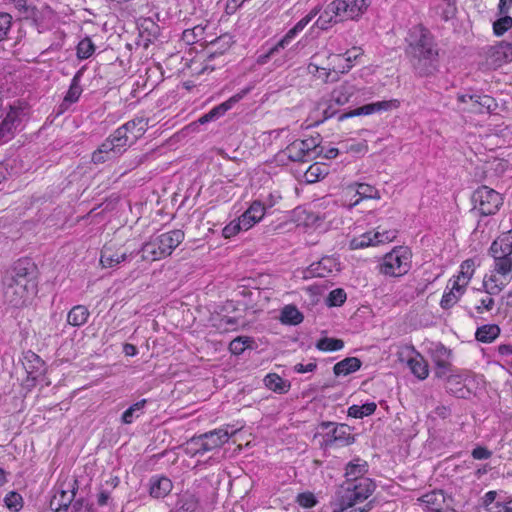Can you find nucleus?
<instances>
[{
    "label": "nucleus",
    "instance_id": "1",
    "mask_svg": "<svg viewBox=\"0 0 512 512\" xmlns=\"http://www.w3.org/2000/svg\"><path fill=\"white\" fill-rule=\"evenodd\" d=\"M406 55L419 76L432 75L437 70L438 49L430 31L421 25L410 29L406 38Z\"/></svg>",
    "mask_w": 512,
    "mask_h": 512
},
{
    "label": "nucleus",
    "instance_id": "2",
    "mask_svg": "<svg viewBox=\"0 0 512 512\" xmlns=\"http://www.w3.org/2000/svg\"><path fill=\"white\" fill-rule=\"evenodd\" d=\"M371 0H334L329 3L315 22L321 30L348 20L357 21L369 8Z\"/></svg>",
    "mask_w": 512,
    "mask_h": 512
},
{
    "label": "nucleus",
    "instance_id": "3",
    "mask_svg": "<svg viewBox=\"0 0 512 512\" xmlns=\"http://www.w3.org/2000/svg\"><path fill=\"white\" fill-rule=\"evenodd\" d=\"M183 240L184 232L179 229L152 236L141 248L142 260L156 261L170 256Z\"/></svg>",
    "mask_w": 512,
    "mask_h": 512
},
{
    "label": "nucleus",
    "instance_id": "4",
    "mask_svg": "<svg viewBox=\"0 0 512 512\" xmlns=\"http://www.w3.org/2000/svg\"><path fill=\"white\" fill-rule=\"evenodd\" d=\"M35 294L36 283L28 278L27 273L17 272L16 275L6 277L3 296L10 305L20 307Z\"/></svg>",
    "mask_w": 512,
    "mask_h": 512
},
{
    "label": "nucleus",
    "instance_id": "5",
    "mask_svg": "<svg viewBox=\"0 0 512 512\" xmlns=\"http://www.w3.org/2000/svg\"><path fill=\"white\" fill-rule=\"evenodd\" d=\"M472 211L478 212L480 216L494 215L503 204L502 196L492 188L481 186L472 194Z\"/></svg>",
    "mask_w": 512,
    "mask_h": 512
},
{
    "label": "nucleus",
    "instance_id": "6",
    "mask_svg": "<svg viewBox=\"0 0 512 512\" xmlns=\"http://www.w3.org/2000/svg\"><path fill=\"white\" fill-rule=\"evenodd\" d=\"M410 253L407 249L399 247L387 253L379 265V272L386 276L400 277L410 269Z\"/></svg>",
    "mask_w": 512,
    "mask_h": 512
},
{
    "label": "nucleus",
    "instance_id": "7",
    "mask_svg": "<svg viewBox=\"0 0 512 512\" xmlns=\"http://www.w3.org/2000/svg\"><path fill=\"white\" fill-rule=\"evenodd\" d=\"M372 479H359L356 482H345L336 492L340 496L342 505H349L351 501L361 503L375 490Z\"/></svg>",
    "mask_w": 512,
    "mask_h": 512
},
{
    "label": "nucleus",
    "instance_id": "8",
    "mask_svg": "<svg viewBox=\"0 0 512 512\" xmlns=\"http://www.w3.org/2000/svg\"><path fill=\"white\" fill-rule=\"evenodd\" d=\"M400 361H406L411 372L420 380H424L429 375L428 364L424 357L416 351L413 345H404L398 351Z\"/></svg>",
    "mask_w": 512,
    "mask_h": 512
},
{
    "label": "nucleus",
    "instance_id": "9",
    "mask_svg": "<svg viewBox=\"0 0 512 512\" xmlns=\"http://www.w3.org/2000/svg\"><path fill=\"white\" fill-rule=\"evenodd\" d=\"M485 63L488 68L497 69L512 61V41H500L483 49Z\"/></svg>",
    "mask_w": 512,
    "mask_h": 512
},
{
    "label": "nucleus",
    "instance_id": "10",
    "mask_svg": "<svg viewBox=\"0 0 512 512\" xmlns=\"http://www.w3.org/2000/svg\"><path fill=\"white\" fill-rule=\"evenodd\" d=\"M355 92L356 87L349 82H343L339 86L335 87L330 93L329 104L323 110L324 119L331 118L336 114L337 109L334 108L333 105H345L350 101L351 97L354 95Z\"/></svg>",
    "mask_w": 512,
    "mask_h": 512
},
{
    "label": "nucleus",
    "instance_id": "11",
    "mask_svg": "<svg viewBox=\"0 0 512 512\" xmlns=\"http://www.w3.org/2000/svg\"><path fill=\"white\" fill-rule=\"evenodd\" d=\"M488 254L493 258L492 269L499 274L512 278V251L504 249V246L493 241Z\"/></svg>",
    "mask_w": 512,
    "mask_h": 512
},
{
    "label": "nucleus",
    "instance_id": "12",
    "mask_svg": "<svg viewBox=\"0 0 512 512\" xmlns=\"http://www.w3.org/2000/svg\"><path fill=\"white\" fill-rule=\"evenodd\" d=\"M397 230H384V231H376L374 233L367 232L359 237H355L350 241V248L361 249L368 246H375L378 244L390 242L396 238Z\"/></svg>",
    "mask_w": 512,
    "mask_h": 512
},
{
    "label": "nucleus",
    "instance_id": "13",
    "mask_svg": "<svg viewBox=\"0 0 512 512\" xmlns=\"http://www.w3.org/2000/svg\"><path fill=\"white\" fill-rule=\"evenodd\" d=\"M78 489L77 479L61 484V490L50 501V507L54 512H67Z\"/></svg>",
    "mask_w": 512,
    "mask_h": 512
},
{
    "label": "nucleus",
    "instance_id": "14",
    "mask_svg": "<svg viewBox=\"0 0 512 512\" xmlns=\"http://www.w3.org/2000/svg\"><path fill=\"white\" fill-rule=\"evenodd\" d=\"M321 426L324 429L332 427V429L327 431L325 434V444L327 446H332L334 444L344 446L349 445L354 441V437L350 433V427L346 424L334 425L330 422H323Z\"/></svg>",
    "mask_w": 512,
    "mask_h": 512
},
{
    "label": "nucleus",
    "instance_id": "15",
    "mask_svg": "<svg viewBox=\"0 0 512 512\" xmlns=\"http://www.w3.org/2000/svg\"><path fill=\"white\" fill-rule=\"evenodd\" d=\"M146 125L143 118H135L117 128L115 132L120 139H125V143L129 147L145 133Z\"/></svg>",
    "mask_w": 512,
    "mask_h": 512
},
{
    "label": "nucleus",
    "instance_id": "16",
    "mask_svg": "<svg viewBox=\"0 0 512 512\" xmlns=\"http://www.w3.org/2000/svg\"><path fill=\"white\" fill-rule=\"evenodd\" d=\"M399 106L398 100H388V101H378L374 103H369L366 105H363L361 107H358L354 110H351L347 113H344L340 115L339 120H344L346 118H351L355 116H361V115H370L376 112L381 111H388L394 108H397Z\"/></svg>",
    "mask_w": 512,
    "mask_h": 512
},
{
    "label": "nucleus",
    "instance_id": "17",
    "mask_svg": "<svg viewBox=\"0 0 512 512\" xmlns=\"http://www.w3.org/2000/svg\"><path fill=\"white\" fill-rule=\"evenodd\" d=\"M511 279L512 278L499 274L492 269L490 273L486 274L483 278V290L490 296L499 295L510 283Z\"/></svg>",
    "mask_w": 512,
    "mask_h": 512
},
{
    "label": "nucleus",
    "instance_id": "18",
    "mask_svg": "<svg viewBox=\"0 0 512 512\" xmlns=\"http://www.w3.org/2000/svg\"><path fill=\"white\" fill-rule=\"evenodd\" d=\"M266 213V206L260 200H255L249 208L238 219L242 223V227L247 231L255 224L259 223Z\"/></svg>",
    "mask_w": 512,
    "mask_h": 512
},
{
    "label": "nucleus",
    "instance_id": "19",
    "mask_svg": "<svg viewBox=\"0 0 512 512\" xmlns=\"http://www.w3.org/2000/svg\"><path fill=\"white\" fill-rule=\"evenodd\" d=\"M318 58V54H315L311 57V62L307 66L308 73L313 76L319 74L318 77L321 78L324 83L337 81L338 73H340L339 70L335 69L334 65H332V67H330V65L320 66L318 63Z\"/></svg>",
    "mask_w": 512,
    "mask_h": 512
},
{
    "label": "nucleus",
    "instance_id": "20",
    "mask_svg": "<svg viewBox=\"0 0 512 512\" xmlns=\"http://www.w3.org/2000/svg\"><path fill=\"white\" fill-rule=\"evenodd\" d=\"M23 367L31 380H38L46 371L44 361L32 351L24 354Z\"/></svg>",
    "mask_w": 512,
    "mask_h": 512
},
{
    "label": "nucleus",
    "instance_id": "21",
    "mask_svg": "<svg viewBox=\"0 0 512 512\" xmlns=\"http://www.w3.org/2000/svg\"><path fill=\"white\" fill-rule=\"evenodd\" d=\"M134 253L127 254L126 252H119L112 247L104 246L101 250L100 263L104 268H113L120 263L133 258Z\"/></svg>",
    "mask_w": 512,
    "mask_h": 512
},
{
    "label": "nucleus",
    "instance_id": "22",
    "mask_svg": "<svg viewBox=\"0 0 512 512\" xmlns=\"http://www.w3.org/2000/svg\"><path fill=\"white\" fill-rule=\"evenodd\" d=\"M340 270L339 263L333 257H323L316 263L310 265L309 272L314 277H328Z\"/></svg>",
    "mask_w": 512,
    "mask_h": 512
},
{
    "label": "nucleus",
    "instance_id": "23",
    "mask_svg": "<svg viewBox=\"0 0 512 512\" xmlns=\"http://www.w3.org/2000/svg\"><path fill=\"white\" fill-rule=\"evenodd\" d=\"M469 100L470 106L467 110L471 113H490L497 107L494 98L489 95L473 94V96H469Z\"/></svg>",
    "mask_w": 512,
    "mask_h": 512
},
{
    "label": "nucleus",
    "instance_id": "24",
    "mask_svg": "<svg viewBox=\"0 0 512 512\" xmlns=\"http://www.w3.org/2000/svg\"><path fill=\"white\" fill-rule=\"evenodd\" d=\"M172 489L173 483L168 477L155 475L149 480V494L153 498H164Z\"/></svg>",
    "mask_w": 512,
    "mask_h": 512
},
{
    "label": "nucleus",
    "instance_id": "25",
    "mask_svg": "<svg viewBox=\"0 0 512 512\" xmlns=\"http://www.w3.org/2000/svg\"><path fill=\"white\" fill-rule=\"evenodd\" d=\"M127 147L125 139H120L119 135L114 131L98 148L116 159L126 151Z\"/></svg>",
    "mask_w": 512,
    "mask_h": 512
},
{
    "label": "nucleus",
    "instance_id": "26",
    "mask_svg": "<svg viewBox=\"0 0 512 512\" xmlns=\"http://www.w3.org/2000/svg\"><path fill=\"white\" fill-rule=\"evenodd\" d=\"M367 472V462L361 459H355L349 462L346 466V482H356L359 481V479H369L368 477H365Z\"/></svg>",
    "mask_w": 512,
    "mask_h": 512
},
{
    "label": "nucleus",
    "instance_id": "27",
    "mask_svg": "<svg viewBox=\"0 0 512 512\" xmlns=\"http://www.w3.org/2000/svg\"><path fill=\"white\" fill-rule=\"evenodd\" d=\"M81 77H82V70H79L73 76L70 87L63 99V103L61 106H64L65 108H67L69 105L78 101V99L81 96L82 91H83V89L80 85Z\"/></svg>",
    "mask_w": 512,
    "mask_h": 512
},
{
    "label": "nucleus",
    "instance_id": "28",
    "mask_svg": "<svg viewBox=\"0 0 512 512\" xmlns=\"http://www.w3.org/2000/svg\"><path fill=\"white\" fill-rule=\"evenodd\" d=\"M286 156L293 162L309 161L300 140L291 142L284 150L279 153V157Z\"/></svg>",
    "mask_w": 512,
    "mask_h": 512
},
{
    "label": "nucleus",
    "instance_id": "29",
    "mask_svg": "<svg viewBox=\"0 0 512 512\" xmlns=\"http://www.w3.org/2000/svg\"><path fill=\"white\" fill-rule=\"evenodd\" d=\"M15 112L4 113L0 109V141H6L12 136L15 129Z\"/></svg>",
    "mask_w": 512,
    "mask_h": 512
},
{
    "label": "nucleus",
    "instance_id": "30",
    "mask_svg": "<svg viewBox=\"0 0 512 512\" xmlns=\"http://www.w3.org/2000/svg\"><path fill=\"white\" fill-rule=\"evenodd\" d=\"M464 285H460L459 281H454L451 289L445 292L440 301V305L443 309H449L454 306L460 297L464 294Z\"/></svg>",
    "mask_w": 512,
    "mask_h": 512
},
{
    "label": "nucleus",
    "instance_id": "31",
    "mask_svg": "<svg viewBox=\"0 0 512 512\" xmlns=\"http://www.w3.org/2000/svg\"><path fill=\"white\" fill-rule=\"evenodd\" d=\"M265 386L271 391L279 394H285L289 391L291 384L290 382L282 379L276 373H269L264 377Z\"/></svg>",
    "mask_w": 512,
    "mask_h": 512
},
{
    "label": "nucleus",
    "instance_id": "32",
    "mask_svg": "<svg viewBox=\"0 0 512 512\" xmlns=\"http://www.w3.org/2000/svg\"><path fill=\"white\" fill-rule=\"evenodd\" d=\"M421 501L426 505L427 509L432 512H441L445 503V496L441 490H434L424 494Z\"/></svg>",
    "mask_w": 512,
    "mask_h": 512
},
{
    "label": "nucleus",
    "instance_id": "33",
    "mask_svg": "<svg viewBox=\"0 0 512 512\" xmlns=\"http://www.w3.org/2000/svg\"><path fill=\"white\" fill-rule=\"evenodd\" d=\"M361 360L357 357H347L340 362L336 363L333 367V372L336 376L348 375L360 369Z\"/></svg>",
    "mask_w": 512,
    "mask_h": 512
},
{
    "label": "nucleus",
    "instance_id": "34",
    "mask_svg": "<svg viewBox=\"0 0 512 512\" xmlns=\"http://www.w3.org/2000/svg\"><path fill=\"white\" fill-rule=\"evenodd\" d=\"M89 315V310L84 305H76L69 311L67 323L74 327H80L87 322Z\"/></svg>",
    "mask_w": 512,
    "mask_h": 512
},
{
    "label": "nucleus",
    "instance_id": "35",
    "mask_svg": "<svg viewBox=\"0 0 512 512\" xmlns=\"http://www.w3.org/2000/svg\"><path fill=\"white\" fill-rule=\"evenodd\" d=\"M500 334V328L496 324H487L477 328L475 332L476 340L483 343H491Z\"/></svg>",
    "mask_w": 512,
    "mask_h": 512
},
{
    "label": "nucleus",
    "instance_id": "36",
    "mask_svg": "<svg viewBox=\"0 0 512 512\" xmlns=\"http://www.w3.org/2000/svg\"><path fill=\"white\" fill-rule=\"evenodd\" d=\"M363 55V51L360 47H353L350 50H347L343 56L344 65H334L335 69H338L340 73H347L352 67L353 63L357 61Z\"/></svg>",
    "mask_w": 512,
    "mask_h": 512
},
{
    "label": "nucleus",
    "instance_id": "37",
    "mask_svg": "<svg viewBox=\"0 0 512 512\" xmlns=\"http://www.w3.org/2000/svg\"><path fill=\"white\" fill-rule=\"evenodd\" d=\"M197 509V499L194 495L186 492L179 496L174 512H197Z\"/></svg>",
    "mask_w": 512,
    "mask_h": 512
},
{
    "label": "nucleus",
    "instance_id": "38",
    "mask_svg": "<svg viewBox=\"0 0 512 512\" xmlns=\"http://www.w3.org/2000/svg\"><path fill=\"white\" fill-rule=\"evenodd\" d=\"M147 403L146 399H142L133 405H131L122 414V422L124 424H131L135 419L139 418L143 414L144 407Z\"/></svg>",
    "mask_w": 512,
    "mask_h": 512
},
{
    "label": "nucleus",
    "instance_id": "39",
    "mask_svg": "<svg viewBox=\"0 0 512 512\" xmlns=\"http://www.w3.org/2000/svg\"><path fill=\"white\" fill-rule=\"evenodd\" d=\"M300 142L309 160L314 159L317 155L322 153L319 135L300 140Z\"/></svg>",
    "mask_w": 512,
    "mask_h": 512
},
{
    "label": "nucleus",
    "instance_id": "40",
    "mask_svg": "<svg viewBox=\"0 0 512 512\" xmlns=\"http://www.w3.org/2000/svg\"><path fill=\"white\" fill-rule=\"evenodd\" d=\"M203 437L202 435L192 437L186 443L183 444L182 448L185 454L194 457L197 455H203L204 452Z\"/></svg>",
    "mask_w": 512,
    "mask_h": 512
},
{
    "label": "nucleus",
    "instance_id": "41",
    "mask_svg": "<svg viewBox=\"0 0 512 512\" xmlns=\"http://www.w3.org/2000/svg\"><path fill=\"white\" fill-rule=\"evenodd\" d=\"M452 352L442 343H437L431 349L432 361L435 365L451 362Z\"/></svg>",
    "mask_w": 512,
    "mask_h": 512
},
{
    "label": "nucleus",
    "instance_id": "42",
    "mask_svg": "<svg viewBox=\"0 0 512 512\" xmlns=\"http://www.w3.org/2000/svg\"><path fill=\"white\" fill-rule=\"evenodd\" d=\"M281 320L285 324L297 325L303 321V315L296 307L287 305L282 310Z\"/></svg>",
    "mask_w": 512,
    "mask_h": 512
},
{
    "label": "nucleus",
    "instance_id": "43",
    "mask_svg": "<svg viewBox=\"0 0 512 512\" xmlns=\"http://www.w3.org/2000/svg\"><path fill=\"white\" fill-rule=\"evenodd\" d=\"M377 406L374 402L365 403L361 406L352 405L348 408V416L353 418H363L373 414Z\"/></svg>",
    "mask_w": 512,
    "mask_h": 512
},
{
    "label": "nucleus",
    "instance_id": "44",
    "mask_svg": "<svg viewBox=\"0 0 512 512\" xmlns=\"http://www.w3.org/2000/svg\"><path fill=\"white\" fill-rule=\"evenodd\" d=\"M355 501H351L349 505H342L340 496L335 495L333 505V512H367L371 509L370 503L366 504L363 508H356Z\"/></svg>",
    "mask_w": 512,
    "mask_h": 512
},
{
    "label": "nucleus",
    "instance_id": "45",
    "mask_svg": "<svg viewBox=\"0 0 512 512\" xmlns=\"http://www.w3.org/2000/svg\"><path fill=\"white\" fill-rule=\"evenodd\" d=\"M203 437V444L204 446V452H209L214 449H218L222 446V437L220 435V431H211L209 433L202 434Z\"/></svg>",
    "mask_w": 512,
    "mask_h": 512
},
{
    "label": "nucleus",
    "instance_id": "46",
    "mask_svg": "<svg viewBox=\"0 0 512 512\" xmlns=\"http://www.w3.org/2000/svg\"><path fill=\"white\" fill-rule=\"evenodd\" d=\"M252 343V338L248 336H239L230 341L229 350L232 354L239 355L243 353L246 348L251 347Z\"/></svg>",
    "mask_w": 512,
    "mask_h": 512
},
{
    "label": "nucleus",
    "instance_id": "47",
    "mask_svg": "<svg viewBox=\"0 0 512 512\" xmlns=\"http://www.w3.org/2000/svg\"><path fill=\"white\" fill-rule=\"evenodd\" d=\"M5 506L13 512H18L23 508V497L16 491H10L4 497Z\"/></svg>",
    "mask_w": 512,
    "mask_h": 512
},
{
    "label": "nucleus",
    "instance_id": "48",
    "mask_svg": "<svg viewBox=\"0 0 512 512\" xmlns=\"http://www.w3.org/2000/svg\"><path fill=\"white\" fill-rule=\"evenodd\" d=\"M473 273L474 262L472 260H466L461 264V271L455 281H459L460 285H464L465 288L472 278Z\"/></svg>",
    "mask_w": 512,
    "mask_h": 512
},
{
    "label": "nucleus",
    "instance_id": "49",
    "mask_svg": "<svg viewBox=\"0 0 512 512\" xmlns=\"http://www.w3.org/2000/svg\"><path fill=\"white\" fill-rule=\"evenodd\" d=\"M204 28L202 26H195L191 29H185L182 33V41L187 45H192L202 39Z\"/></svg>",
    "mask_w": 512,
    "mask_h": 512
},
{
    "label": "nucleus",
    "instance_id": "50",
    "mask_svg": "<svg viewBox=\"0 0 512 512\" xmlns=\"http://www.w3.org/2000/svg\"><path fill=\"white\" fill-rule=\"evenodd\" d=\"M95 52V45L88 37L82 39L77 45V57L81 60L88 59Z\"/></svg>",
    "mask_w": 512,
    "mask_h": 512
},
{
    "label": "nucleus",
    "instance_id": "51",
    "mask_svg": "<svg viewBox=\"0 0 512 512\" xmlns=\"http://www.w3.org/2000/svg\"><path fill=\"white\" fill-rule=\"evenodd\" d=\"M316 347L321 351H337L344 347V342L341 339L324 337L317 342Z\"/></svg>",
    "mask_w": 512,
    "mask_h": 512
},
{
    "label": "nucleus",
    "instance_id": "52",
    "mask_svg": "<svg viewBox=\"0 0 512 512\" xmlns=\"http://www.w3.org/2000/svg\"><path fill=\"white\" fill-rule=\"evenodd\" d=\"M510 28H512V17L507 14L502 15L501 18L493 23V32L496 36H502Z\"/></svg>",
    "mask_w": 512,
    "mask_h": 512
},
{
    "label": "nucleus",
    "instance_id": "53",
    "mask_svg": "<svg viewBox=\"0 0 512 512\" xmlns=\"http://www.w3.org/2000/svg\"><path fill=\"white\" fill-rule=\"evenodd\" d=\"M356 192L360 199H380L379 191L375 187L366 183L358 184Z\"/></svg>",
    "mask_w": 512,
    "mask_h": 512
},
{
    "label": "nucleus",
    "instance_id": "54",
    "mask_svg": "<svg viewBox=\"0 0 512 512\" xmlns=\"http://www.w3.org/2000/svg\"><path fill=\"white\" fill-rule=\"evenodd\" d=\"M222 115H224V103H221L217 106H215L212 110H210L208 113L204 114L198 119V122L200 124H206L211 121H215L219 119Z\"/></svg>",
    "mask_w": 512,
    "mask_h": 512
},
{
    "label": "nucleus",
    "instance_id": "55",
    "mask_svg": "<svg viewBox=\"0 0 512 512\" xmlns=\"http://www.w3.org/2000/svg\"><path fill=\"white\" fill-rule=\"evenodd\" d=\"M12 25V16L8 13H0V41L6 39Z\"/></svg>",
    "mask_w": 512,
    "mask_h": 512
},
{
    "label": "nucleus",
    "instance_id": "56",
    "mask_svg": "<svg viewBox=\"0 0 512 512\" xmlns=\"http://www.w3.org/2000/svg\"><path fill=\"white\" fill-rule=\"evenodd\" d=\"M346 300V293L344 292L343 289H335V290H332L330 293H329V296H328V304L330 306H340L342 305Z\"/></svg>",
    "mask_w": 512,
    "mask_h": 512
},
{
    "label": "nucleus",
    "instance_id": "57",
    "mask_svg": "<svg viewBox=\"0 0 512 512\" xmlns=\"http://www.w3.org/2000/svg\"><path fill=\"white\" fill-rule=\"evenodd\" d=\"M300 31L298 29H296V27L294 26L293 28H291L285 35L284 37L275 45L272 47V52H278L279 49H283L285 48L290 42L291 40L299 33Z\"/></svg>",
    "mask_w": 512,
    "mask_h": 512
},
{
    "label": "nucleus",
    "instance_id": "58",
    "mask_svg": "<svg viewBox=\"0 0 512 512\" xmlns=\"http://www.w3.org/2000/svg\"><path fill=\"white\" fill-rule=\"evenodd\" d=\"M323 175L324 172L321 167L318 164H313L307 169L305 179L307 182L313 183L318 181Z\"/></svg>",
    "mask_w": 512,
    "mask_h": 512
},
{
    "label": "nucleus",
    "instance_id": "59",
    "mask_svg": "<svg viewBox=\"0 0 512 512\" xmlns=\"http://www.w3.org/2000/svg\"><path fill=\"white\" fill-rule=\"evenodd\" d=\"M320 10L321 8L319 6L314 7L305 17L295 24L296 29L302 31L306 25L319 14Z\"/></svg>",
    "mask_w": 512,
    "mask_h": 512
},
{
    "label": "nucleus",
    "instance_id": "60",
    "mask_svg": "<svg viewBox=\"0 0 512 512\" xmlns=\"http://www.w3.org/2000/svg\"><path fill=\"white\" fill-rule=\"evenodd\" d=\"M241 231H247L242 227V223L237 218L226 225V238L237 235Z\"/></svg>",
    "mask_w": 512,
    "mask_h": 512
},
{
    "label": "nucleus",
    "instance_id": "61",
    "mask_svg": "<svg viewBox=\"0 0 512 512\" xmlns=\"http://www.w3.org/2000/svg\"><path fill=\"white\" fill-rule=\"evenodd\" d=\"M471 456L475 460H486L492 456V451L484 446H477L472 450Z\"/></svg>",
    "mask_w": 512,
    "mask_h": 512
},
{
    "label": "nucleus",
    "instance_id": "62",
    "mask_svg": "<svg viewBox=\"0 0 512 512\" xmlns=\"http://www.w3.org/2000/svg\"><path fill=\"white\" fill-rule=\"evenodd\" d=\"M297 501L304 508H311L316 504L315 496L312 493L299 494Z\"/></svg>",
    "mask_w": 512,
    "mask_h": 512
},
{
    "label": "nucleus",
    "instance_id": "63",
    "mask_svg": "<svg viewBox=\"0 0 512 512\" xmlns=\"http://www.w3.org/2000/svg\"><path fill=\"white\" fill-rule=\"evenodd\" d=\"M115 158H113L112 156H110V154H106L103 150H101L100 148H98L97 150H95L93 153H92V157H91V161L94 163V164H103L107 161H111V160H114Z\"/></svg>",
    "mask_w": 512,
    "mask_h": 512
},
{
    "label": "nucleus",
    "instance_id": "64",
    "mask_svg": "<svg viewBox=\"0 0 512 512\" xmlns=\"http://www.w3.org/2000/svg\"><path fill=\"white\" fill-rule=\"evenodd\" d=\"M494 241L504 246V249L512 251V228L509 231L502 233Z\"/></svg>",
    "mask_w": 512,
    "mask_h": 512
}]
</instances>
